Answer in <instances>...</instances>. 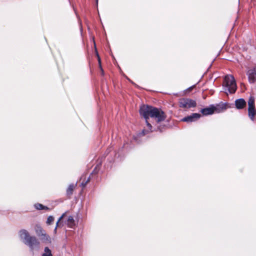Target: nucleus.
Returning a JSON list of instances; mask_svg holds the SVG:
<instances>
[{
  "label": "nucleus",
  "mask_w": 256,
  "mask_h": 256,
  "mask_svg": "<svg viewBox=\"0 0 256 256\" xmlns=\"http://www.w3.org/2000/svg\"><path fill=\"white\" fill-rule=\"evenodd\" d=\"M140 113L146 120L148 129V132H152V126L148 122L150 117L154 118L158 122L164 121L166 118L164 112L161 109L152 106H142L140 109Z\"/></svg>",
  "instance_id": "1"
},
{
  "label": "nucleus",
  "mask_w": 256,
  "mask_h": 256,
  "mask_svg": "<svg viewBox=\"0 0 256 256\" xmlns=\"http://www.w3.org/2000/svg\"><path fill=\"white\" fill-rule=\"evenodd\" d=\"M19 235L20 238L24 240V242L32 250L35 248H39L40 243L38 240L34 236H30L26 230H20Z\"/></svg>",
  "instance_id": "2"
},
{
  "label": "nucleus",
  "mask_w": 256,
  "mask_h": 256,
  "mask_svg": "<svg viewBox=\"0 0 256 256\" xmlns=\"http://www.w3.org/2000/svg\"><path fill=\"white\" fill-rule=\"evenodd\" d=\"M222 86L225 88L224 90H228L230 94L234 93L237 88L234 78L232 75L225 76Z\"/></svg>",
  "instance_id": "3"
},
{
  "label": "nucleus",
  "mask_w": 256,
  "mask_h": 256,
  "mask_svg": "<svg viewBox=\"0 0 256 256\" xmlns=\"http://www.w3.org/2000/svg\"><path fill=\"white\" fill-rule=\"evenodd\" d=\"M196 102L192 100L182 98L180 100L179 106L180 108H189L196 106Z\"/></svg>",
  "instance_id": "4"
},
{
  "label": "nucleus",
  "mask_w": 256,
  "mask_h": 256,
  "mask_svg": "<svg viewBox=\"0 0 256 256\" xmlns=\"http://www.w3.org/2000/svg\"><path fill=\"white\" fill-rule=\"evenodd\" d=\"M248 80L250 83L254 84L256 82V68H252L246 72Z\"/></svg>",
  "instance_id": "5"
},
{
  "label": "nucleus",
  "mask_w": 256,
  "mask_h": 256,
  "mask_svg": "<svg viewBox=\"0 0 256 256\" xmlns=\"http://www.w3.org/2000/svg\"><path fill=\"white\" fill-rule=\"evenodd\" d=\"M201 115L199 114L194 113L191 115L186 116L182 119V122H194L200 118Z\"/></svg>",
  "instance_id": "6"
},
{
  "label": "nucleus",
  "mask_w": 256,
  "mask_h": 256,
  "mask_svg": "<svg viewBox=\"0 0 256 256\" xmlns=\"http://www.w3.org/2000/svg\"><path fill=\"white\" fill-rule=\"evenodd\" d=\"M214 112L219 113L225 110L227 108V104L226 103H220L216 106H214Z\"/></svg>",
  "instance_id": "7"
},
{
  "label": "nucleus",
  "mask_w": 256,
  "mask_h": 256,
  "mask_svg": "<svg viewBox=\"0 0 256 256\" xmlns=\"http://www.w3.org/2000/svg\"><path fill=\"white\" fill-rule=\"evenodd\" d=\"M200 112L204 116L212 114L214 112V106L212 105L208 108H202Z\"/></svg>",
  "instance_id": "8"
},
{
  "label": "nucleus",
  "mask_w": 256,
  "mask_h": 256,
  "mask_svg": "<svg viewBox=\"0 0 256 256\" xmlns=\"http://www.w3.org/2000/svg\"><path fill=\"white\" fill-rule=\"evenodd\" d=\"M235 105L238 109H242L246 106V102L243 98L238 99L235 101Z\"/></svg>",
  "instance_id": "9"
},
{
  "label": "nucleus",
  "mask_w": 256,
  "mask_h": 256,
  "mask_svg": "<svg viewBox=\"0 0 256 256\" xmlns=\"http://www.w3.org/2000/svg\"><path fill=\"white\" fill-rule=\"evenodd\" d=\"M40 238L45 244H50L52 242L51 238L46 232L42 236H40Z\"/></svg>",
  "instance_id": "10"
},
{
  "label": "nucleus",
  "mask_w": 256,
  "mask_h": 256,
  "mask_svg": "<svg viewBox=\"0 0 256 256\" xmlns=\"http://www.w3.org/2000/svg\"><path fill=\"white\" fill-rule=\"evenodd\" d=\"M248 116L252 120H254L256 114L255 106L248 107Z\"/></svg>",
  "instance_id": "11"
},
{
  "label": "nucleus",
  "mask_w": 256,
  "mask_h": 256,
  "mask_svg": "<svg viewBox=\"0 0 256 256\" xmlns=\"http://www.w3.org/2000/svg\"><path fill=\"white\" fill-rule=\"evenodd\" d=\"M67 224L68 227L74 228L76 225L75 221L72 216H69L67 221Z\"/></svg>",
  "instance_id": "12"
},
{
  "label": "nucleus",
  "mask_w": 256,
  "mask_h": 256,
  "mask_svg": "<svg viewBox=\"0 0 256 256\" xmlns=\"http://www.w3.org/2000/svg\"><path fill=\"white\" fill-rule=\"evenodd\" d=\"M76 184H70L68 186V188L66 190V194L70 196L73 192L74 190V189L75 187L76 186Z\"/></svg>",
  "instance_id": "13"
},
{
  "label": "nucleus",
  "mask_w": 256,
  "mask_h": 256,
  "mask_svg": "<svg viewBox=\"0 0 256 256\" xmlns=\"http://www.w3.org/2000/svg\"><path fill=\"white\" fill-rule=\"evenodd\" d=\"M35 230L36 234L39 237L42 236V234L45 232V231L40 226H36L35 228Z\"/></svg>",
  "instance_id": "14"
},
{
  "label": "nucleus",
  "mask_w": 256,
  "mask_h": 256,
  "mask_svg": "<svg viewBox=\"0 0 256 256\" xmlns=\"http://www.w3.org/2000/svg\"><path fill=\"white\" fill-rule=\"evenodd\" d=\"M254 106V98L252 96H250L248 100V107H252Z\"/></svg>",
  "instance_id": "15"
},
{
  "label": "nucleus",
  "mask_w": 256,
  "mask_h": 256,
  "mask_svg": "<svg viewBox=\"0 0 256 256\" xmlns=\"http://www.w3.org/2000/svg\"><path fill=\"white\" fill-rule=\"evenodd\" d=\"M42 256H52V252L48 247H46L44 248V252L42 254Z\"/></svg>",
  "instance_id": "16"
},
{
  "label": "nucleus",
  "mask_w": 256,
  "mask_h": 256,
  "mask_svg": "<svg viewBox=\"0 0 256 256\" xmlns=\"http://www.w3.org/2000/svg\"><path fill=\"white\" fill-rule=\"evenodd\" d=\"M54 221V218L52 216H49L47 219L46 224H51Z\"/></svg>",
  "instance_id": "17"
},
{
  "label": "nucleus",
  "mask_w": 256,
  "mask_h": 256,
  "mask_svg": "<svg viewBox=\"0 0 256 256\" xmlns=\"http://www.w3.org/2000/svg\"><path fill=\"white\" fill-rule=\"evenodd\" d=\"M66 214V213H64L62 214V216L59 218L58 221L56 222V227H58L60 226L59 224L60 222L64 218Z\"/></svg>",
  "instance_id": "18"
},
{
  "label": "nucleus",
  "mask_w": 256,
  "mask_h": 256,
  "mask_svg": "<svg viewBox=\"0 0 256 256\" xmlns=\"http://www.w3.org/2000/svg\"><path fill=\"white\" fill-rule=\"evenodd\" d=\"M36 207L38 210H42L44 208V206L42 204H37L36 205Z\"/></svg>",
  "instance_id": "19"
},
{
  "label": "nucleus",
  "mask_w": 256,
  "mask_h": 256,
  "mask_svg": "<svg viewBox=\"0 0 256 256\" xmlns=\"http://www.w3.org/2000/svg\"><path fill=\"white\" fill-rule=\"evenodd\" d=\"M57 228H58V227H56V228H54V232L55 233H56V232Z\"/></svg>",
  "instance_id": "20"
},
{
  "label": "nucleus",
  "mask_w": 256,
  "mask_h": 256,
  "mask_svg": "<svg viewBox=\"0 0 256 256\" xmlns=\"http://www.w3.org/2000/svg\"><path fill=\"white\" fill-rule=\"evenodd\" d=\"M146 130H143V132H143V133H144V134H146Z\"/></svg>",
  "instance_id": "21"
},
{
  "label": "nucleus",
  "mask_w": 256,
  "mask_h": 256,
  "mask_svg": "<svg viewBox=\"0 0 256 256\" xmlns=\"http://www.w3.org/2000/svg\"><path fill=\"white\" fill-rule=\"evenodd\" d=\"M192 88H193V86H192V87H190V88H189V89L190 90H192Z\"/></svg>",
  "instance_id": "22"
},
{
  "label": "nucleus",
  "mask_w": 256,
  "mask_h": 256,
  "mask_svg": "<svg viewBox=\"0 0 256 256\" xmlns=\"http://www.w3.org/2000/svg\"><path fill=\"white\" fill-rule=\"evenodd\" d=\"M158 129H159L160 131L162 130L160 128H158Z\"/></svg>",
  "instance_id": "23"
},
{
  "label": "nucleus",
  "mask_w": 256,
  "mask_h": 256,
  "mask_svg": "<svg viewBox=\"0 0 256 256\" xmlns=\"http://www.w3.org/2000/svg\"><path fill=\"white\" fill-rule=\"evenodd\" d=\"M98 0H96V2H97V3H98Z\"/></svg>",
  "instance_id": "24"
}]
</instances>
